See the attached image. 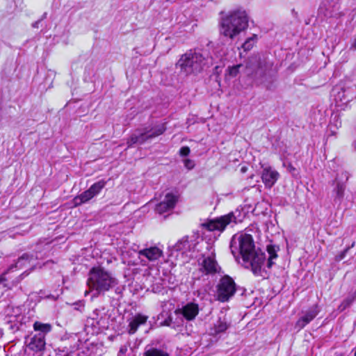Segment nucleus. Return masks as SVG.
Masks as SVG:
<instances>
[{
	"label": "nucleus",
	"instance_id": "26",
	"mask_svg": "<svg viewBox=\"0 0 356 356\" xmlns=\"http://www.w3.org/2000/svg\"><path fill=\"white\" fill-rule=\"evenodd\" d=\"M257 40V35H253L252 36L248 38L245 42L243 44L242 47L245 51H250Z\"/></svg>",
	"mask_w": 356,
	"mask_h": 356
},
{
	"label": "nucleus",
	"instance_id": "40",
	"mask_svg": "<svg viewBox=\"0 0 356 356\" xmlns=\"http://www.w3.org/2000/svg\"><path fill=\"white\" fill-rule=\"evenodd\" d=\"M353 145L354 147L356 149V140H355V141H354V143H353Z\"/></svg>",
	"mask_w": 356,
	"mask_h": 356
},
{
	"label": "nucleus",
	"instance_id": "31",
	"mask_svg": "<svg viewBox=\"0 0 356 356\" xmlns=\"http://www.w3.org/2000/svg\"><path fill=\"white\" fill-rule=\"evenodd\" d=\"M191 152L190 148L187 146L182 147L179 150V154L181 156H186Z\"/></svg>",
	"mask_w": 356,
	"mask_h": 356
},
{
	"label": "nucleus",
	"instance_id": "5",
	"mask_svg": "<svg viewBox=\"0 0 356 356\" xmlns=\"http://www.w3.org/2000/svg\"><path fill=\"white\" fill-rule=\"evenodd\" d=\"M206 249L208 252L202 254L198 261L200 271L205 275H213L219 273L220 267L216 259L213 245L211 243H207Z\"/></svg>",
	"mask_w": 356,
	"mask_h": 356
},
{
	"label": "nucleus",
	"instance_id": "37",
	"mask_svg": "<svg viewBox=\"0 0 356 356\" xmlns=\"http://www.w3.org/2000/svg\"><path fill=\"white\" fill-rule=\"evenodd\" d=\"M40 21L41 20H38V21L35 22L34 23L32 24V26L33 28H38V24L40 22Z\"/></svg>",
	"mask_w": 356,
	"mask_h": 356
},
{
	"label": "nucleus",
	"instance_id": "4",
	"mask_svg": "<svg viewBox=\"0 0 356 356\" xmlns=\"http://www.w3.org/2000/svg\"><path fill=\"white\" fill-rule=\"evenodd\" d=\"M118 283V280L110 272L102 268H92L87 281L90 290L95 291L96 296L109 291Z\"/></svg>",
	"mask_w": 356,
	"mask_h": 356
},
{
	"label": "nucleus",
	"instance_id": "10",
	"mask_svg": "<svg viewBox=\"0 0 356 356\" xmlns=\"http://www.w3.org/2000/svg\"><path fill=\"white\" fill-rule=\"evenodd\" d=\"M320 312V309L317 305H314L303 312L302 316L296 321L295 327L298 330L304 328L309 324Z\"/></svg>",
	"mask_w": 356,
	"mask_h": 356
},
{
	"label": "nucleus",
	"instance_id": "35",
	"mask_svg": "<svg viewBox=\"0 0 356 356\" xmlns=\"http://www.w3.org/2000/svg\"><path fill=\"white\" fill-rule=\"evenodd\" d=\"M8 273V271H5L3 273L0 275V284L6 281V275Z\"/></svg>",
	"mask_w": 356,
	"mask_h": 356
},
{
	"label": "nucleus",
	"instance_id": "3",
	"mask_svg": "<svg viewBox=\"0 0 356 356\" xmlns=\"http://www.w3.org/2000/svg\"><path fill=\"white\" fill-rule=\"evenodd\" d=\"M211 65H212V58L209 53L199 49L186 51L177 63L180 70L187 75L200 73Z\"/></svg>",
	"mask_w": 356,
	"mask_h": 356
},
{
	"label": "nucleus",
	"instance_id": "17",
	"mask_svg": "<svg viewBox=\"0 0 356 356\" xmlns=\"http://www.w3.org/2000/svg\"><path fill=\"white\" fill-rule=\"evenodd\" d=\"M147 319V316L141 314H137L135 315L129 321L128 332L129 334H134L139 326L146 323Z\"/></svg>",
	"mask_w": 356,
	"mask_h": 356
},
{
	"label": "nucleus",
	"instance_id": "16",
	"mask_svg": "<svg viewBox=\"0 0 356 356\" xmlns=\"http://www.w3.org/2000/svg\"><path fill=\"white\" fill-rule=\"evenodd\" d=\"M229 325L230 324L225 315L220 316L213 324V326L211 328L210 334L212 335H217L220 333H223L228 329Z\"/></svg>",
	"mask_w": 356,
	"mask_h": 356
},
{
	"label": "nucleus",
	"instance_id": "8",
	"mask_svg": "<svg viewBox=\"0 0 356 356\" xmlns=\"http://www.w3.org/2000/svg\"><path fill=\"white\" fill-rule=\"evenodd\" d=\"M106 184V181L104 179H101L93 184L88 190L74 198L73 202L74 206L77 207L86 203L95 196L97 195L105 187Z\"/></svg>",
	"mask_w": 356,
	"mask_h": 356
},
{
	"label": "nucleus",
	"instance_id": "24",
	"mask_svg": "<svg viewBox=\"0 0 356 356\" xmlns=\"http://www.w3.org/2000/svg\"><path fill=\"white\" fill-rule=\"evenodd\" d=\"M143 356H169V354L163 350L151 348L145 350Z\"/></svg>",
	"mask_w": 356,
	"mask_h": 356
},
{
	"label": "nucleus",
	"instance_id": "6",
	"mask_svg": "<svg viewBox=\"0 0 356 356\" xmlns=\"http://www.w3.org/2000/svg\"><path fill=\"white\" fill-rule=\"evenodd\" d=\"M217 300L220 302L228 301L236 293V284L228 275L223 276L216 286Z\"/></svg>",
	"mask_w": 356,
	"mask_h": 356
},
{
	"label": "nucleus",
	"instance_id": "36",
	"mask_svg": "<svg viewBox=\"0 0 356 356\" xmlns=\"http://www.w3.org/2000/svg\"><path fill=\"white\" fill-rule=\"evenodd\" d=\"M350 50H356V38L354 39L350 47Z\"/></svg>",
	"mask_w": 356,
	"mask_h": 356
},
{
	"label": "nucleus",
	"instance_id": "12",
	"mask_svg": "<svg viewBox=\"0 0 356 356\" xmlns=\"http://www.w3.org/2000/svg\"><path fill=\"white\" fill-rule=\"evenodd\" d=\"M45 345V339L41 334L34 335L31 337L30 340L27 342V348L35 353L43 351Z\"/></svg>",
	"mask_w": 356,
	"mask_h": 356
},
{
	"label": "nucleus",
	"instance_id": "1",
	"mask_svg": "<svg viewBox=\"0 0 356 356\" xmlns=\"http://www.w3.org/2000/svg\"><path fill=\"white\" fill-rule=\"evenodd\" d=\"M232 254L236 259L241 256L245 268H250L254 275L261 273L266 260L265 253L255 249L252 236L248 234H234L229 245Z\"/></svg>",
	"mask_w": 356,
	"mask_h": 356
},
{
	"label": "nucleus",
	"instance_id": "18",
	"mask_svg": "<svg viewBox=\"0 0 356 356\" xmlns=\"http://www.w3.org/2000/svg\"><path fill=\"white\" fill-rule=\"evenodd\" d=\"M162 251L157 247H150L138 252L140 257L143 256L149 261H155L162 256Z\"/></svg>",
	"mask_w": 356,
	"mask_h": 356
},
{
	"label": "nucleus",
	"instance_id": "33",
	"mask_svg": "<svg viewBox=\"0 0 356 356\" xmlns=\"http://www.w3.org/2000/svg\"><path fill=\"white\" fill-rule=\"evenodd\" d=\"M129 344H124V345H122L120 348V350H119V353H118V356H125L127 352V350H128V348H129Z\"/></svg>",
	"mask_w": 356,
	"mask_h": 356
},
{
	"label": "nucleus",
	"instance_id": "13",
	"mask_svg": "<svg viewBox=\"0 0 356 356\" xmlns=\"http://www.w3.org/2000/svg\"><path fill=\"white\" fill-rule=\"evenodd\" d=\"M149 140L147 132L145 128L136 129L128 138L127 143L128 147H131L133 145L139 144L142 145L146 141Z\"/></svg>",
	"mask_w": 356,
	"mask_h": 356
},
{
	"label": "nucleus",
	"instance_id": "9",
	"mask_svg": "<svg viewBox=\"0 0 356 356\" xmlns=\"http://www.w3.org/2000/svg\"><path fill=\"white\" fill-rule=\"evenodd\" d=\"M261 180L266 188H270L280 178V173L270 165H263Z\"/></svg>",
	"mask_w": 356,
	"mask_h": 356
},
{
	"label": "nucleus",
	"instance_id": "21",
	"mask_svg": "<svg viewBox=\"0 0 356 356\" xmlns=\"http://www.w3.org/2000/svg\"><path fill=\"white\" fill-rule=\"evenodd\" d=\"M334 185L335 186L333 190V193L334 194V201L336 203H341L344 196L346 185L344 183L339 182L337 181L334 182Z\"/></svg>",
	"mask_w": 356,
	"mask_h": 356
},
{
	"label": "nucleus",
	"instance_id": "32",
	"mask_svg": "<svg viewBox=\"0 0 356 356\" xmlns=\"http://www.w3.org/2000/svg\"><path fill=\"white\" fill-rule=\"evenodd\" d=\"M184 166L188 169V170H191L194 168L195 166V163H194V161L191 160V159H185L184 161Z\"/></svg>",
	"mask_w": 356,
	"mask_h": 356
},
{
	"label": "nucleus",
	"instance_id": "15",
	"mask_svg": "<svg viewBox=\"0 0 356 356\" xmlns=\"http://www.w3.org/2000/svg\"><path fill=\"white\" fill-rule=\"evenodd\" d=\"M264 67V62H261L259 56H252L246 65L247 74H252L258 73L259 70L263 71Z\"/></svg>",
	"mask_w": 356,
	"mask_h": 356
},
{
	"label": "nucleus",
	"instance_id": "27",
	"mask_svg": "<svg viewBox=\"0 0 356 356\" xmlns=\"http://www.w3.org/2000/svg\"><path fill=\"white\" fill-rule=\"evenodd\" d=\"M190 246L191 244L188 240V238H184L177 243L176 248L177 250L183 251L185 252L187 251V250H190Z\"/></svg>",
	"mask_w": 356,
	"mask_h": 356
},
{
	"label": "nucleus",
	"instance_id": "20",
	"mask_svg": "<svg viewBox=\"0 0 356 356\" xmlns=\"http://www.w3.org/2000/svg\"><path fill=\"white\" fill-rule=\"evenodd\" d=\"M144 128L145 129V131L147 132V135L149 140H151L161 135L162 134L164 133V131L166 129L165 124H159L155 125L154 127L148 126Z\"/></svg>",
	"mask_w": 356,
	"mask_h": 356
},
{
	"label": "nucleus",
	"instance_id": "25",
	"mask_svg": "<svg viewBox=\"0 0 356 356\" xmlns=\"http://www.w3.org/2000/svg\"><path fill=\"white\" fill-rule=\"evenodd\" d=\"M28 260H29L28 254L22 255L21 257H19L17 259V262L15 264L11 265L6 271H8V273L10 270H13L14 268H22L24 266H25L26 263L28 262Z\"/></svg>",
	"mask_w": 356,
	"mask_h": 356
},
{
	"label": "nucleus",
	"instance_id": "39",
	"mask_svg": "<svg viewBox=\"0 0 356 356\" xmlns=\"http://www.w3.org/2000/svg\"><path fill=\"white\" fill-rule=\"evenodd\" d=\"M47 16V13H44L43 15H42V18L40 19V20H42L43 19H44Z\"/></svg>",
	"mask_w": 356,
	"mask_h": 356
},
{
	"label": "nucleus",
	"instance_id": "34",
	"mask_svg": "<svg viewBox=\"0 0 356 356\" xmlns=\"http://www.w3.org/2000/svg\"><path fill=\"white\" fill-rule=\"evenodd\" d=\"M350 247L346 248L343 252H341L338 256H337V260H341L343 259L345 256L346 255L348 251L349 250Z\"/></svg>",
	"mask_w": 356,
	"mask_h": 356
},
{
	"label": "nucleus",
	"instance_id": "29",
	"mask_svg": "<svg viewBox=\"0 0 356 356\" xmlns=\"http://www.w3.org/2000/svg\"><path fill=\"white\" fill-rule=\"evenodd\" d=\"M355 298H348L345 299L341 304L339 305V309L341 311L344 310L346 308L348 307L354 301Z\"/></svg>",
	"mask_w": 356,
	"mask_h": 356
},
{
	"label": "nucleus",
	"instance_id": "38",
	"mask_svg": "<svg viewBox=\"0 0 356 356\" xmlns=\"http://www.w3.org/2000/svg\"><path fill=\"white\" fill-rule=\"evenodd\" d=\"M246 170H247V168H246L245 167H243V168H241V172H246Z\"/></svg>",
	"mask_w": 356,
	"mask_h": 356
},
{
	"label": "nucleus",
	"instance_id": "7",
	"mask_svg": "<svg viewBox=\"0 0 356 356\" xmlns=\"http://www.w3.org/2000/svg\"><path fill=\"white\" fill-rule=\"evenodd\" d=\"M236 217L233 212H231L227 215L202 223V226L210 232L218 231L222 232L228 225L231 223L236 224Z\"/></svg>",
	"mask_w": 356,
	"mask_h": 356
},
{
	"label": "nucleus",
	"instance_id": "22",
	"mask_svg": "<svg viewBox=\"0 0 356 356\" xmlns=\"http://www.w3.org/2000/svg\"><path fill=\"white\" fill-rule=\"evenodd\" d=\"M266 250L268 254L267 266L271 268L275 264L274 259L277 258V252L280 250V247L275 245H268Z\"/></svg>",
	"mask_w": 356,
	"mask_h": 356
},
{
	"label": "nucleus",
	"instance_id": "23",
	"mask_svg": "<svg viewBox=\"0 0 356 356\" xmlns=\"http://www.w3.org/2000/svg\"><path fill=\"white\" fill-rule=\"evenodd\" d=\"M33 329L35 331L40 332L39 334L43 335L45 338V335L50 332L52 328V326L49 323H43L39 321H35L33 323Z\"/></svg>",
	"mask_w": 356,
	"mask_h": 356
},
{
	"label": "nucleus",
	"instance_id": "28",
	"mask_svg": "<svg viewBox=\"0 0 356 356\" xmlns=\"http://www.w3.org/2000/svg\"><path fill=\"white\" fill-rule=\"evenodd\" d=\"M241 65H236L232 67H230L227 69L228 74L232 77H235L239 72V69L241 67Z\"/></svg>",
	"mask_w": 356,
	"mask_h": 356
},
{
	"label": "nucleus",
	"instance_id": "30",
	"mask_svg": "<svg viewBox=\"0 0 356 356\" xmlns=\"http://www.w3.org/2000/svg\"><path fill=\"white\" fill-rule=\"evenodd\" d=\"M339 6L337 2H335L331 10H329L327 8V13L325 15L332 16L334 15L336 11L339 10Z\"/></svg>",
	"mask_w": 356,
	"mask_h": 356
},
{
	"label": "nucleus",
	"instance_id": "14",
	"mask_svg": "<svg viewBox=\"0 0 356 356\" xmlns=\"http://www.w3.org/2000/svg\"><path fill=\"white\" fill-rule=\"evenodd\" d=\"M181 313L187 321H193L199 313V306L194 302L187 303L181 309Z\"/></svg>",
	"mask_w": 356,
	"mask_h": 356
},
{
	"label": "nucleus",
	"instance_id": "11",
	"mask_svg": "<svg viewBox=\"0 0 356 356\" xmlns=\"http://www.w3.org/2000/svg\"><path fill=\"white\" fill-rule=\"evenodd\" d=\"M178 201V197L172 193H167L160 203L156 204L155 210L159 214L172 210Z\"/></svg>",
	"mask_w": 356,
	"mask_h": 356
},
{
	"label": "nucleus",
	"instance_id": "2",
	"mask_svg": "<svg viewBox=\"0 0 356 356\" xmlns=\"http://www.w3.org/2000/svg\"><path fill=\"white\" fill-rule=\"evenodd\" d=\"M248 27V17L244 10L236 9L225 14L220 22V33L234 40Z\"/></svg>",
	"mask_w": 356,
	"mask_h": 356
},
{
	"label": "nucleus",
	"instance_id": "19",
	"mask_svg": "<svg viewBox=\"0 0 356 356\" xmlns=\"http://www.w3.org/2000/svg\"><path fill=\"white\" fill-rule=\"evenodd\" d=\"M337 98L344 104L350 102L353 99L356 98V87L353 86L346 89H341V90L338 92Z\"/></svg>",
	"mask_w": 356,
	"mask_h": 356
},
{
	"label": "nucleus",
	"instance_id": "41",
	"mask_svg": "<svg viewBox=\"0 0 356 356\" xmlns=\"http://www.w3.org/2000/svg\"><path fill=\"white\" fill-rule=\"evenodd\" d=\"M354 245H355V243L353 242V243H352V245H351V248L354 247Z\"/></svg>",
	"mask_w": 356,
	"mask_h": 356
}]
</instances>
